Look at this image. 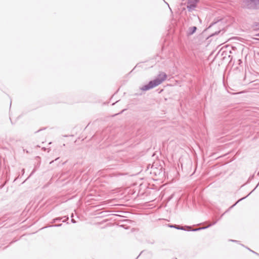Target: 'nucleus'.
<instances>
[{
	"label": "nucleus",
	"mask_w": 259,
	"mask_h": 259,
	"mask_svg": "<svg viewBox=\"0 0 259 259\" xmlns=\"http://www.w3.org/2000/svg\"><path fill=\"white\" fill-rule=\"evenodd\" d=\"M167 75L164 73H161L159 74V77L153 80L150 81L148 84L142 86L140 90L142 91H146L161 84L166 78Z\"/></svg>",
	"instance_id": "obj_1"
},
{
	"label": "nucleus",
	"mask_w": 259,
	"mask_h": 259,
	"mask_svg": "<svg viewBox=\"0 0 259 259\" xmlns=\"http://www.w3.org/2000/svg\"><path fill=\"white\" fill-rule=\"evenodd\" d=\"M244 7L249 10L259 9V0H244Z\"/></svg>",
	"instance_id": "obj_2"
},
{
	"label": "nucleus",
	"mask_w": 259,
	"mask_h": 259,
	"mask_svg": "<svg viewBox=\"0 0 259 259\" xmlns=\"http://www.w3.org/2000/svg\"><path fill=\"white\" fill-rule=\"evenodd\" d=\"M198 2V0H194V1H189L188 4L187 6V8L189 12H192L196 7V4Z\"/></svg>",
	"instance_id": "obj_3"
},
{
	"label": "nucleus",
	"mask_w": 259,
	"mask_h": 259,
	"mask_svg": "<svg viewBox=\"0 0 259 259\" xmlns=\"http://www.w3.org/2000/svg\"><path fill=\"white\" fill-rule=\"evenodd\" d=\"M218 220L214 221L213 223L210 224L209 225L206 226V227H202V228H196V229H193V230H190V227L189 226H186V227L187 228V231H199V230H202V229H206V228H207L210 226H211L212 225H213L214 224H215L217 222Z\"/></svg>",
	"instance_id": "obj_4"
},
{
	"label": "nucleus",
	"mask_w": 259,
	"mask_h": 259,
	"mask_svg": "<svg viewBox=\"0 0 259 259\" xmlns=\"http://www.w3.org/2000/svg\"><path fill=\"white\" fill-rule=\"evenodd\" d=\"M168 227L170 228H174L175 229H177L178 230H186L184 227L183 226H180L177 225H168Z\"/></svg>",
	"instance_id": "obj_5"
},
{
	"label": "nucleus",
	"mask_w": 259,
	"mask_h": 259,
	"mask_svg": "<svg viewBox=\"0 0 259 259\" xmlns=\"http://www.w3.org/2000/svg\"><path fill=\"white\" fill-rule=\"evenodd\" d=\"M197 30V27L196 26L191 27L189 28L188 34L192 35Z\"/></svg>",
	"instance_id": "obj_6"
},
{
	"label": "nucleus",
	"mask_w": 259,
	"mask_h": 259,
	"mask_svg": "<svg viewBox=\"0 0 259 259\" xmlns=\"http://www.w3.org/2000/svg\"><path fill=\"white\" fill-rule=\"evenodd\" d=\"M63 219V218H56L54 219L53 220L52 223H56L57 222H60L61 220Z\"/></svg>",
	"instance_id": "obj_7"
},
{
	"label": "nucleus",
	"mask_w": 259,
	"mask_h": 259,
	"mask_svg": "<svg viewBox=\"0 0 259 259\" xmlns=\"http://www.w3.org/2000/svg\"><path fill=\"white\" fill-rule=\"evenodd\" d=\"M126 174H122V173H117L115 174V176L117 177H120V176H124V175H125Z\"/></svg>",
	"instance_id": "obj_8"
},
{
	"label": "nucleus",
	"mask_w": 259,
	"mask_h": 259,
	"mask_svg": "<svg viewBox=\"0 0 259 259\" xmlns=\"http://www.w3.org/2000/svg\"><path fill=\"white\" fill-rule=\"evenodd\" d=\"M62 226V224H56V225H51V226H50L49 227H60Z\"/></svg>",
	"instance_id": "obj_9"
},
{
	"label": "nucleus",
	"mask_w": 259,
	"mask_h": 259,
	"mask_svg": "<svg viewBox=\"0 0 259 259\" xmlns=\"http://www.w3.org/2000/svg\"><path fill=\"white\" fill-rule=\"evenodd\" d=\"M246 197H247V196H246V197H243V198H242L241 199H239V200H238V201L236 203H235V204L232 206V207H233V206H234V205H236V204H237L239 201H241V200H242V199H243L245 198Z\"/></svg>",
	"instance_id": "obj_10"
},
{
	"label": "nucleus",
	"mask_w": 259,
	"mask_h": 259,
	"mask_svg": "<svg viewBox=\"0 0 259 259\" xmlns=\"http://www.w3.org/2000/svg\"><path fill=\"white\" fill-rule=\"evenodd\" d=\"M247 249H248V250H249L250 251H251L252 252H253V253L256 254H257V255H259V254H258L257 253H256V252H255V251H253V250H251L250 249H249V248H247Z\"/></svg>",
	"instance_id": "obj_11"
},
{
	"label": "nucleus",
	"mask_w": 259,
	"mask_h": 259,
	"mask_svg": "<svg viewBox=\"0 0 259 259\" xmlns=\"http://www.w3.org/2000/svg\"><path fill=\"white\" fill-rule=\"evenodd\" d=\"M59 159V157H58V158H56V159H55V161H56V160H58V159ZM54 162V160H52V161H51L50 162V164H52V163H53Z\"/></svg>",
	"instance_id": "obj_12"
},
{
	"label": "nucleus",
	"mask_w": 259,
	"mask_h": 259,
	"mask_svg": "<svg viewBox=\"0 0 259 259\" xmlns=\"http://www.w3.org/2000/svg\"><path fill=\"white\" fill-rule=\"evenodd\" d=\"M35 170H36V169L34 168L33 170H32V171L31 172V174L30 175V176H31L34 172H35Z\"/></svg>",
	"instance_id": "obj_13"
},
{
	"label": "nucleus",
	"mask_w": 259,
	"mask_h": 259,
	"mask_svg": "<svg viewBox=\"0 0 259 259\" xmlns=\"http://www.w3.org/2000/svg\"><path fill=\"white\" fill-rule=\"evenodd\" d=\"M68 220V217H67L65 220L62 221V222H66Z\"/></svg>",
	"instance_id": "obj_14"
},
{
	"label": "nucleus",
	"mask_w": 259,
	"mask_h": 259,
	"mask_svg": "<svg viewBox=\"0 0 259 259\" xmlns=\"http://www.w3.org/2000/svg\"><path fill=\"white\" fill-rule=\"evenodd\" d=\"M71 222H72V223H76V221H75L74 219H71Z\"/></svg>",
	"instance_id": "obj_15"
},
{
	"label": "nucleus",
	"mask_w": 259,
	"mask_h": 259,
	"mask_svg": "<svg viewBox=\"0 0 259 259\" xmlns=\"http://www.w3.org/2000/svg\"><path fill=\"white\" fill-rule=\"evenodd\" d=\"M258 185H259V183H258V184L256 186V187H255V188H254V189L252 191H252H254V190L257 188V187H258Z\"/></svg>",
	"instance_id": "obj_16"
},
{
	"label": "nucleus",
	"mask_w": 259,
	"mask_h": 259,
	"mask_svg": "<svg viewBox=\"0 0 259 259\" xmlns=\"http://www.w3.org/2000/svg\"><path fill=\"white\" fill-rule=\"evenodd\" d=\"M230 241H232V242H238V241H237V240H230Z\"/></svg>",
	"instance_id": "obj_17"
},
{
	"label": "nucleus",
	"mask_w": 259,
	"mask_h": 259,
	"mask_svg": "<svg viewBox=\"0 0 259 259\" xmlns=\"http://www.w3.org/2000/svg\"><path fill=\"white\" fill-rule=\"evenodd\" d=\"M253 177H254V175H252V176L250 178V179H252V178H253Z\"/></svg>",
	"instance_id": "obj_18"
},
{
	"label": "nucleus",
	"mask_w": 259,
	"mask_h": 259,
	"mask_svg": "<svg viewBox=\"0 0 259 259\" xmlns=\"http://www.w3.org/2000/svg\"><path fill=\"white\" fill-rule=\"evenodd\" d=\"M142 252H140V254H139L138 255V256H140L141 255V254H142Z\"/></svg>",
	"instance_id": "obj_19"
},
{
	"label": "nucleus",
	"mask_w": 259,
	"mask_h": 259,
	"mask_svg": "<svg viewBox=\"0 0 259 259\" xmlns=\"http://www.w3.org/2000/svg\"><path fill=\"white\" fill-rule=\"evenodd\" d=\"M142 252H140V254H139L138 255V256H140L141 255V254H142Z\"/></svg>",
	"instance_id": "obj_20"
},
{
	"label": "nucleus",
	"mask_w": 259,
	"mask_h": 259,
	"mask_svg": "<svg viewBox=\"0 0 259 259\" xmlns=\"http://www.w3.org/2000/svg\"><path fill=\"white\" fill-rule=\"evenodd\" d=\"M142 252H140V254H139L138 255V256H140L141 255V254H142Z\"/></svg>",
	"instance_id": "obj_21"
},
{
	"label": "nucleus",
	"mask_w": 259,
	"mask_h": 259,
	"mask_svg": "<svg viewBox=\"0 0 259 259\" xmlns=\"http://www.w3.org/2000/svg\"><path fill=\"white\" fill-rule=\"evenodd\" d=\"M142 252H140V254H139L138 255V256H140L141 255V254H142Z\"/></svg>",
	"instance_id": "obj_22"
},
{
	"label": "nucleus",
	"mask_w": 259,
	"mask_h": 259,
	"mask_svg": "<svg viewBox=\"0 0 259 259\" xmlns=\"http://www.w3.org/2000/svg\"><path fill=\"white\" fill-rule=\"evenodd\" d=\"M142 252H140V254H139L138 255V256H140L141 255V254H142Z\"/></svg>",
	"instance_id": "obj_23"
},
{
	"label": "nucleus",
	"mask_w": 259,
	"mask_h": 259,
	"mask_svg": "<svg viewBox=\"0 0 259 259\" xmlns=\"http://www.w3.org/2000/svg\"><path fill=\"white\" fill-rule=\"evenodd\" d=\"M256 36H259V33L256 34Z\"/></svg>",
	"instance_id": "obj_24"
},
{
	"label": "nucleus",
	"mask_w": 259,
	"mask_h": 259,
	"mask_svg": "<svg viewBox=\"0 0 259 259\" xmlns=\"http://www.w3.org/2000/svg\"><path fill=\"white\" fill-rule=\"evenodd\" d=\"M224 214H222L221 217L220 218H221L222 217V216H223Z\"/></svg>",
	"instance_id": "obj_25"
},
{
	"label": "nucleus",
	"mask_w": 259,
	"mask_h": 259,
	"mask_svg": "<svg viewBox=\"0 0 259 259\" xmlns=\"http://www.w3.org/2000/svg\"><path fill=\"white\" fill-rule=\"evenodd\" d=\"M176 259H177V258H176Z\"/></svg>",
	"instance_id": "obj_26"
}]
</instances>
